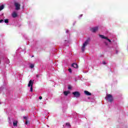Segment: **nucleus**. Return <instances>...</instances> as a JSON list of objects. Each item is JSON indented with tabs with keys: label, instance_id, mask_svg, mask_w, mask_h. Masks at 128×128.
<instances>
[{
	"label": "nucleus",
	"instance_id": "nucleus-1",
	"mask_svg": "<svg viewBox=\"0 0 128 128\" xmlns=\"http://www.w3.org/2000/svg\"><path fill=\"white\" fill-rule=\"evenodd\" d=\"M90 38H88L83 44V45L82 48V52H84L86 50V46L90 44Z\"/></svg>",
	"mask_w": 128,
	"mask_h": 128
},
{
	"label": "nucleus",
	"instance_id": "nucleus-2",
	"mask_svg": "<svg viewBox=\"0 0 128 128\" xmlns=\"http://www.w3.org/2000/svg\"><path fill=\"white\" fill-rule=\"evenodd\" d=\"M106 100H107V102H112V100H114V98H112V96L110 94H106Z\"/></svg>",
	"mask_w": 128,
	"mask_h": 128
},
{
	"label": "nucleus",
	"instance_id": "nucleus-3",
	"mask_svg": "<svg viewBox=\"0 0 128 128\" xmlns=\"http://www.w3.org/2000/svg\"><path fill=\"white\" fill-rule=\"evenodd\" d=\"M34 85V81L32 80H30L29 81L28 84V86L30 88V92H32V86Z\"/></svg>",
	"mask_w": 128,
	"mask_h": 128
},
{
	"label": "nucleus",
	"instance_id": "nucleus-4",
	"mask_svg": "<svg viewBox=\"0 0 128 128\" xmlns=\"http://www.w3.org/2000/svg\"><path fill=\"white\" fill-rule=\"evenodd\" d=\"M72 94L74 96V98H78L80 96V94L78 91L73 92Z\"/></svg>",
	"mask_w": 128,
	"mask_h": 128
},
{
	"label": "nucleus",
	"instance_id": "nucleus-5",
	"mask_svg": "<svg viewBox=\"0 0 128 128\" xmlns=\"http://www.w3.org/2000/svg\"><path fill=\"white\" fill-rule=\"evenodd\" d=\"M14 6L16 8V10H20V4H18V2H15Z\"/></svg>",
	"mask_w": 128,
	"mask_h": 128
},
{
	"label": "nucleus",
	"instance_id": "nucleus-6",
	"mask_svg": "<svg viewBox=\"0 0 128 128\" xmlns=\"http://www.w3.org/2000/svg\"><path fill=\"white\" fill-rule=\"evenodd\" d=\"M98 27L96 26V27L92 28L90 29V30H91L92 32H98Z\"/></svg>",
	"mask_w": 128,
	"mask_h": 128
},
{
	"label": "nucleus",
	"instance_id": "nucleus-7",
	"mask_svg": "<svg viewBox=\"0 0 128 128\" xmlns=\"http://www.w3.org/2000/svg\"><path fill=\"white\" fill-rule=\"evenodd\" d=\"M100 38H104L105 40H108V42H110V40L108 38L104 36V35H102V34H99Z\"/></svg>",
	"mask_w": 128,
	"mask_h": 128
},
{
	"label": "nucleus",
	"instance_id": "nucleus-8",
	"mask_svg": "<svg viewBox=\"0 0 128 128\" xmlns=\"http://www.w3.org/2000/svg\"><path fill=\"white\" fill-rule=\"evenodd\" d=\"M72 66L73 68H78V64L76 63L72 64Z\"/></svg>",
	"mask_w": 128,
	"mask_h": 128
},
{
	"label": "nucleus",
	"instance_id": "nucleus-9",
	"mask_svg": "<svg viewBox=\"0 0 128 128\" xmlns=\"http://www.w3.org/2000/svg\"><path fill=\"white\" fill-rule=\"evenodd\" d=\"M84 93L86 94V96H92V94L88 92V91L85 90Z\"/></svg>",
	"mask_w": 128,
	"mask_h": 128
},
{
	"label": "nucleus",
	"instance_id": "nucleus-10",
	"mask_svg": "<svg viewBox=\"0 0 128 128\" xmlns=\"http://www.w3.org/2000/svg\"><path fill=\"white\" fill-rule=\"evenodd\" d=\"M12 16L13 18H16V16H18V14L16 12H13L12 14Z\"/></svg>",
	"mask_w": 128,
	"mask_h": 128
},
{
	"label": "nucleus",
	"instance_id": "nucleus-11",
	"mask_svg": "<svg viewBox=\"0 0 128 128\" xmlns=\"http://www.w3.org/2000/svg\"><path fill=\"white\" fill-rule=\"evenodd\" d=\"M64 96H68L70 94V92L68 91H65L64 92Z\"/></svg>",
	"mask_w": 128,
	"mask_h": 128
},
{
	"label": "nucleus",
	"instance_id": "nucleus-12",
	"mask_svg": "<svg viewBox=\"0 0 128 128\" xmlns=\"http://www.w3.org/2000/svg\"><path fill=\"white\" fill-rule=\"evenodd\" d=\"M13 125H14V126H18V122L17 121H14L13 122Z\"/></svg>",
	"mask_w": 128,
	"mask_h": 128
},
{
	"label": "nucleus",
	"instance_id": "nucleus-13",
	"mask_svg": "<svg viewBox=\"0 0 128 128\" xmlns=\"http://www.w3.org/2000/svg\"><path fill=\"white\" fill-rule=\"evenodd\" d=\"M4 5H2L0 6V10H4Z\"/></svg>",
	"mask_w": 128,
	"mask_h": 128
},
{
	"label": "nucleus",
	"instance_id": "nucleus-14",
	"mask_svg": "<svg viewBox=\"0 0 128 128\" xmlns=\"http://www.w3.org/2000/svg\"><path fill=\"white\" fill-rule=\"evenodd\" d=\"M30 66V68H34V64H31Z\"/></svg>",
	"mask_w": 128,
	"mask_h": 128
},
{
	"label": "nucleus",
	"instance_id": "nucleus-15",
	"mask_svg": "<svg viewBox=\"0 0 128 128\" xmlns=\"http://www.w3.org/2000/svg\"><path fill=\"white\" fill-rule=\"evenodd\" d=\"M66 126H68V128H70V123H66Z\"/></svg>",
	"mask_w": 128,
	"mask_h": 128
},
{
	"label": "nucleus",
	"instance_id": "nucleus-16",
	"mask_svg": "<svg viewBox=\"0 0 128 128\" xmlns=\"http://www.w3.org/2000/svg\"><path fill=\"white\" fill-rule=\"evenodd\" d=\"M4 22H5L6 24L8 23V19L5 20H4Z\"/></svg>",
	"mask_w": 128,
	"mask_h": 128
},
{
	"label": "nucleus",
	"instance_id": "nucleus-17",
	"mask_svg": "<svg viewBox=\"0 0 128 128\" xmlns=\"http://www.w3.org/2000/svg\"><path fill=\"white\" fill-rule=\"evenodd\" d=\"M68 90H72V86H68Z\"/></svg>",
	"mask_w": 128,
	"mask_h": 128
},
{
	"label": "nucleus",
	"instance_id": "nucleus-18",
	"mask_svg": "<svg viewBox=\"0 0 128 128\" xmlns=\"http://www.w3.org/2000/svg\"><path fill=\"white\" fill-rule=\"evenodd\" d=\"M102 64H106V62L105 61H103Z\"/></svg>",
	"mask_w": 128,
	"mask_h": 128
},
{
	"label": "nucleus",
	"instance_id": "nucleus-19",
	"mask_svg": "<svg viewBox=\"0 0 128 128\" xmlns=\"http://www.w3.org/2000/svg\"><path fill=\"white\" fill-rule=\"evenodd\" d=\"M68 72H72V69L71 68H69L68 69Z\"/></svg>",
	"mask_w": 128,
	"mask_h": 128
},
{
	"label": "nucleus",
	"instance_id": "nucleus-20",
	"mask_svg": "<svg viewBox=\"0 0 128 128\" xmlns=\"http://www.w3.org/2000/svg\"><path fill=\"white\" fill-rule=\"evenodd\" d=\"M2 22H4V20H0V23H2Z\"/></svg>",
	"mask_w": 128,
	"mask_h": 128
},
{
	"label": "nucleus",
	"instance_id": "nucleus-21",
	"mask_svg": "<svg viewBox=\"0 0 128 128\" xmlns=\"http://www.w3.org/2000/svg\"><path fill=\"white\" fill-rule=\"evenodd\" d=\"M24 120H28V117H27V116H24Z\"/></svg>",
	"mask_w": 128,
	"mask_h": 128
},
{
	"label": "nucleus",
	"instance_id": "nucleus-22",
	"mask_svg": "<svg viewBox=\"0 0 128 128\" xmlns=\"http://www.w3.org/2000/svg\"><path fill=\"white\" fill-rule=\"evenodd\" d=\"M39 99H40V100H42V97L41 96H40L39 97Z\"/></svg>",
	"mask_w": 128,
	"mask_h": 128
},
{
	"label": "nucleus",
	"instance_id": "nucleus-23",
	"mask_svg": "<svg viewBox=\"0 0 128 128\" xmlns=\"http://www.w3.org/2000/svg\"><path fill=\"white\" fill-rule=\"evenodd\" d=\"M25 124H28V121H26Z\"/></svg>",
	"mask_w": 128,
	"mask_h": 128
},
{
	"label": "nucleus",
	"instance_id": "nucleus-24",
	"mask_svg": "<svg viewBox=\"0 0 128 128\" xmlns=\"http://www.w3.org/2000/svg\"><path fill=\"white\" fill-rule=\"evenodd\" d=\"M10 62V60H8L6 62V64H8Z\"/></svg>",
	"mask_w": 128,
	"mask_h": 128
},
{
	"label": "nucleus",
	"instance_id": "nucleus-25",
	"mask_svg": "<svg viewBox=\"0 0 128 128\" xmlns=\"http://www.w3.org/2000/svg\"><path fill=\"white\" fill-rule=\"evenodd\" d=\"M9 124H12V122L10 121V120H9Z\"/></svg>",
	"mask_w": 128,
	"mask_h": 128
},
{
	"label": "nucleus",
	"instance_id": "nucleus-26",
	"mask_svg": "<svg viewBox=\"0 0 128 128\" xmlns=\"http://www.w3.org/2000/svg\"><path fill=\"white\" fill-rule=\"evenodd\" d=\"M82 14H81V15L80 16V18H82Z\"/></svg>",
	"mask_w": 128,
	"mask_h": 128
},
{
	"label": "nucleus",
	"instance_id": "nucleus-27",
	"mask_svg": "<svg viewBox=\"0 0 128 128\" xmlns=\"http://www.w3.org/2000/svg\"><path fill=\"white\" fill-rule=\"evenodd\" d=\"M66 33L68 32V30H66Z\"/></svg>",
	"mask_w": 128,
	"mask_h": 128
},
{
	"label": "nucleus",
	"instance_id": "nucleus-28",
	"mask_svg": "<svg viewBox=\"0 0 128 128\" xmlns=\"http://www.w3.org/2000/svg\"><path fill=\"white\" fill-rule=\"evenodd\" d=\"M66 42H68V41L66 40Z\"/></svg>",
	"mask_w": 128,
	"mask_h": 128
},
{
	"label": "nucleus",
	"instance_id": "nucleus-29",
	"mask_svg": "<svg viewBox=\"0 0 128 128\" xmlns=\"http://www.w3.org/2000/svg\"><path fill=\"white\" fill-rule=\"evenodd\" d=\"M116 54H118V50H116Z\"/></svg>",
	"mask_w": 128,
	"mask_h": 128
},
{
	"label": "nucleus",
	"instance_id": "nucleus-30",
	"mask_svg": "<svg viewBox=\"0 0 128 128\" xmlns=\"http://www.w3.org/2000/svg\"><path fill=\"white\" fill-rule=\"evenodd\" d=\"M36 76H37V78H38V76L36 75Z\"/></svg>",
	"mask_w": 128,
	"mask_h": 128
}]
</instances>
